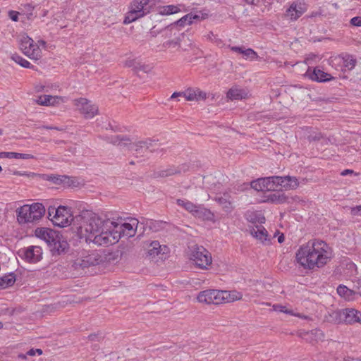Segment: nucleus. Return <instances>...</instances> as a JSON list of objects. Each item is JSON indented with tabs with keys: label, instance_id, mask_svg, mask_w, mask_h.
Segmentation results:
<instances>
[{
	"label": "nucleus",
	"instance_id": "obj_1",
	"mask_svg": "<svg viewBox=\"0 0 361 361\" xmlns=\"http://www.w3.org/2000/svg\"><path fill=\"white\" fill-rule=\"evenodd\" d=\"M333 257L331 247L324 241L318 239L309 240L297 250L295 259L304 269L322 268Z\"/></svg>",
	"mask_w": 361,
	"mask_h": 361
},
{
	"label": "nucleus",
	"instance_id": "obj_2",
	"mask_svg": "<svg viewBox=\"0 0 361 361\" xmlns=\"http://www.w3.org/2000/svg\"><path fill=\"white\" fill-rule=\"evenodd\" d=\"M111 142L122 149L126 147L137 157L138 155L144 156L148 150L150 152L154 151V149H151L154 146V141L151 139L132 142V140L126 135H116L111 138Z\"/></svg>",
	"mask_w": 361,
	"mask_h": 361
},
{
	"label": "nucleus",
	"instance_id": "obj_3",
	"mask_svg": "<svg viewBox=\"0 0 361 361\" xmlns=\"http://www.w3.org/2000/svg\"><path fill=\"white\" fill-rule=\"evenodd\" d=\"M82 220V223L79 226L80 232L83 234L85 233V236L88 234H95L100 232V230L104 228H107L109 224L113 225L114 221L109 219H102L97 214L90 211H85L80 215Z\"/></svg>",
	"mask_w": 361,
	"mask_h": 361
},
{
	"label": "nucleus",
	"instance_id": "obj_4",
	"mask_svg": "<svg viewBox=\"0 0 361 361\" xmlns=\"http://www.w3.org/2000/svg\"><path fill=\"white\" fill-rule=\"evenodd\" d=\"M17 219L20 224L32 223L40 219L45 213V208L42 203L25 204L17 211Z\"/></svg>",
	"mask_w": 361,
	"mask_h": 361
},
{
	"label": "nucleus",
	"instance_id": "obj_5",
	"mask_svg": "<svg viewBox=\"0 0 361 361\" xmlns=\"http://www.w3.org/2000/svg\"><path fill=\"white\" fill-rule=\"evenodd\" d=\"M87 243H93L101 246L113 245L119 240V235L114 232L113 226L109 224L107 228L100 230V232L95 234H88L85 236Z\"/></svg>",
	"mask_w": 361,
	"mask_h": 361
},
{
	"label": "nucleus",
	"instance_id": "obj_6",
	"mask_svg": "<svg viewBox=\"0 0 361 361\" xmlns=\"http://www.w3.org/2000/svg\"><path fill=\"white\" fill-rule=\"evenodd\" d=\"M149 0H134L131 4L130 10L124 18L123 23L129 24L143 17L149 12L147 7Z\"/></svg>",
	"mask_w": 361,
	"mask_h": 361
},
{
	"label": "nucleus",
	"instance_id": "obj_7",
	"mask_svg": "<svg viewBox=\"0 0 361 361\" xmlns=\"http://www.w3.org/2000/svg\"><path fill=\"white\" fill-rule=\"evenodd\" d=\"M191 259L201 269H207L212 261L211 254L202 246H195L194 247L191 254Z\"/></svg>",
	"mask_w": 361,
	"mask_h": 361
},
{
	"label": "nucleus",
	"instance_id": "obj_8",
	"mask_svg": "<svg viewBox=\"0 0 361 361\" xmlns=\"http://www.w3.org/2000/svg\"><path fill=\"white\" fill-rule=\"evenodd\" d=\"M20 49L25 55L33 60H38L42 56V51L38 44H35L32 39L28 36L21 39Z\"/></svg>",
	"mask_w": 361,
	"mask_h": 361
},
{
	"label": "nucleus",
	"instance_id": "obj_9",
	"mask_svg": "<svg viewBox=\"0 0 361 361\" xmlns=\"http://www.w3.org/2000/svg\"><path fill=\"white\" fill-rule=\"evenodd\" d=\"M54 225L59 227H66L73 221L71 209L65 206H59L55 211V214L51 219Z\"/></svg>",
	"mask_w": 361,
	"mask_h": 361
},
{
	"label": "nucleus",
	"instance_id": "obj_10",
	"mask_svg": "<svg viewBox=\"0 0 361 361\" xmlns=\"http://www.w3.org/2000/svg\"><path fill=\"white\" fill-rule=\"evenodd\" d=\"M73 103L78 111L84 115L85 118H92L98 114V107L85 98L81 97L75 99Z\"/></svg>",
	"mask_w": 361,
	"mask_h": 361
},
{
	"label": "nucleus",
	"instance_id": "obj_11",
	"mask_svg": "<svg viewBox=\"0 0 361 361\" xmlns=\"http://www.w3.org/2000/svg\"><path fill=\"white\" fill-rule=\"evenodd\" d=\"M19 256L29 263H37L42 259V249L39 246H29L18 251Z\"/></svg>",
	"mask_w": 361,
	"mask_h": 361
},
{
	"label": "nucleus",
	"instance_id": "obj_12",
	"mask_svg": "<svg viewBox=\"0 0 361 361\" xmlns=\"http://www.w3.org/2000/svg\"><path fill=\"white\" fill-rule=\"evenodd\" d=\"M197 300L200 302L206 304L219 305L223 303L221 290L209 289L201 291L197 295Z\"/></svg>",
	"mask_w": 361,
	"mask_h": 361
},
{
	"label": "nucleus",
	"instance_id": "obj_13",
	"mask_svg": "<svg viewBox=\"0 0 361 361\" xmlns=\"http://www.w3.org/2000/svg\"><path fill=\"white\" fill-rule=\"evenodd\" d=\"M135 225H137L136 219L131 220V223L118 224L114 221L112 226L114 232H116L120 239L122 236H126L128 238L133 237L136 231V229L134 228Z\"/></svg>",
	"mask_w": 361,
	"mask_h": 361
},
{
	"label": "nucleus",
	"instance_id": "obj_14",
	"mask_svg": "<svg viewBox=\"0 0 361 361\" xmlns=\"http://www.w3.org/2000/svg\"><path fill=\"white\" fill-rule=\"evenodd\" d=\"M104 262L103 257L97 252H92L85 256L78 259L75 265L80 267L82 269L87 268L92 266H96Z\"/></svg>",
	"mask_w": 361,
	"mask_h": 361
},
{
	"label": "nucleus",
	"instance_id": "obj_15",
	"mask_svg": "<svg viewBox=\"0 0 361 361\" xmlns=\"http://www.w3.org/2000/svg\"><path fill=\"white\" fill-rule=\"evenodd\" d=\"M307 11V6L302 1H293L286 9L285 16L291 20H298Z\"/></svg>",
	"mask_w": 361,
	"mask_h": 361
},
{
	"label": "nucleus",
	"instance_id": "obj_16",
	"mask_svg": "<svg viewBox=\"0 0 361 361\" xmlns=\"http://www.w3.org/2000/svg\"><path fill=\"white\" fill-rule=\"evenodd\" d=\"M53 255H60L65 253L69 246L67 241L64 240L61 235L57 234L56 238L49 245Z\"/></svg>",
	"mask_w": 361,
	"mask_h": 361
},
{
	"label": "nucleus",
	"instance_id": "obj_17",
	"mask_svg": "<svg viewBox=\"0 0 361 361\" xmlns=\"http://www.w3.org/2000/svg\"><path fill=\"white\" fill-rule=\"evenodd\" d=\"M343 323L345 324H353L359 323L361 324V312L354 308L343 309Z\"/></svg>",
	"mask_w": 361,
	"mask_h": 361
},
{
	"label": "nucleus",
	"instance_id": "obj_18",
	"mask_svg": "<svg viewBox=\"0 0 361 361\" xmlns=\"http://www.w3.org/2000/svg\"><path fill=\"white\" fill-rule=\"evenodd\" d=\"M306 75L312 80L317 82H327L333 79L330 74L324 72L318 68H314L312 70L309 68L306 72Z\"/></svg>",
	"mask_w": 361,
	"mask_h": 361
},
{
	"label": "nucleus",
	"instance_id": "obj_19",
	"mask_svg": "<svg viewBox=\"0 0 361 361\" xmlns=\"http://www.w3.org/2000/svg\"><path fill=\"white\" fill-rule=\"evenodd\" d=\"M200 18V17L199 15L194 14L192 13H190L184 16L183 17H182L181 18H180L179 20L176 21L175 23H171V25H168L166 27V29L172 30L178 27H183L186 25H191L194 20H199Z\"/></svg>",
	"mask_w": 361,
	"mask_h": 361
},
{
	"label": "nucleus",
	"instance_id": "obj_20",
	"mask_svg": "<svg viewBox=\"0 0 361 361\" xmlns=\"http://www.w3.org/2000/svg\"><path fill=\"white\" fill-rule=\"evenodd\" d=\"M215 201L217 202L222 207L223 210L226 213H231L234 207L231 200V197L228 192H225L223 195L219 194L214 198Z\"/></svg>",
	"mask_w": 361,
	"mask_h": 361
},
{
	"label": "nucleus",
	"instance_id": "obj_21",
	"mask_svg": "<svg viewBox=\"0 0 361 361\" xmlns=\"http://www.w3.org/2000/svg\"><path fill=\"white\" fill-rule=\"evenodd\" d=\"M57 234L56 231L46 228H37L35 230L36 236L45 240L48 245L53 242Z\"/></svg>",
	"mask_w": 361,
	"mask_h": 361
},
{
	"label": "nucleus",
	"instance_id": "obj_22",
	"mask_svg": "<svg viewBox=\"0 0 361 361\" xmlns=\"http://www.w3.org/2000/svg\"><path fill=\"white\" fill-rule=\"evenodd\" d=\"M338 294L348 301H353L356 298L355 290H351L344 285H339L337 288Z\"/></svg>",
	"mask_w": 361,
	"mask_h": 361
},
{
	"label": "nucleus",
	"instance_id": "obj_23",
	"mask_svg": "<svg viewBox=\"0 0 361 361\" xmlns=\"http://www.w3.org/2000/svg\"><path fill=\"white\" fill-rule=\"evenodd\" d=\"M250 234L262 243L269 240L267 231L262 226H257L250 230Z\"/></svg>",
	"mask_w": 361,
	"mask_h": 361
},
{
	"label": "nucleus",
	"instance_id": "obj_24",
	"mask_svg": "<svg viewBox=\"0 0 361 361\" xmlns=\"http://www.w3.org/2000/svg\"><path fill=\"white\" fill-rule=\"evenodd\" d=\"M188 166L186 165H183L182 166L178 167L171 166L169 169L159 171L157 172V176L160 177H167L174 174L180 173L181 172H185L188 171Z\"/></svg>",
	"mask_w": 361,
	"mask_h": 361
},
{
	"label": "nucleus",
	"instance_id": "obj_25",
	"mask_svg": "<svg viewBox=\"0 0 361 361\" xmlns=\"http://www.w3.org/2000/svg\"><path fill=\"white\" fill-rule=\"evenodd\" d=\"M302 337L305 340L312 342L323 340V338H324V335L322 330L315 329H312L310 331L305 333Z\"/></svg>",
	"mask_w": 361,
	"mask_h": 361
},
{
	"label": "nucleus",
	"instance_id": "obj_26",
	"mask_svg": "<svg viewBox=\"0 0 361 361\" xmlns=\"http://www.w3.org/2000/svg\"><path fill=\"white\" fill-rule=\"evenodd\" d=\"M221 293L223 297V302H231L235 300H240L243 297L242 293L236 290H221Z\"/></svg>",
	"mask_w": 361,
	"mask_h": 361
},
{
	"label": "nucleus",
	"instance_id": "obj_27",
	"mask_svg": "<svg viewBox=\"0 0 361 361\" xmlns=\"http://www.w3.org/2000/svg\"><path fill=\"white\" fill-rule=\"evenodd\" d=\"M194 216L204 220H212L214 217V214L209 209L201 206L197 207Z\"/></svg>",
	"mask_w": 361,
	"mask_h": 361
},
{
	"label": "nucleus",
	"instance_id": "obj_28",
	"mask_svg": "<svg viewBox=\"0 0 361 361\" xmlns=\"http://www.w3.org/2000/svg\"><path fill=\"white\" fill-rule=\"evenodd\" d=\"M180 5L174 6V5H167L159 6L158 8V13L162 16H167L171 14H174L180 11Z\"/></svg>",
	"mask_w": 361,
	"mask_h": 361
},
{
	"label": "nucleus",
	"instance_id": "obj_29",
	"mask_svg": "<svg viewBox=\"0 0 361 361\" xmlns=\"http://www.w3.org/2000/svg\"><path fill=\"white\" fill-rule=\"evenodd\" d=\"M283 188L285 190H294L298 186V180L295 176H283Z\"/></svg>",
	"mask_w": 361,
	"mask_h": 361
},
{
	"label": "nucleus",
	"instance_id": "obj_30",
	"mask_svg": "<svg viewBox=\"0 0 361 361\" xmlns=\"http://www.w3.org/2000/svg\"><path fill=\"white\" fill-rule=\"evenodd\" d=\"M1 158H8V159H28L33 158V156L30 154H23L18 152H0V159Z\"/></svg>",
	"mask_w": 361,
	"mask_h": 361
},
{
	"label": "nucleus",
	"instance_id": "obj_31",
	"mask_svg": "<svg viewBox=\"0 0 361 361\" xmlns=\"http://www.w3.org/2000/svg\"><path fill=\"white\" fill-rule=\"evenodd\" d=\"M15 281L16 276L13 273L0 277V289L11 286Z\"/></svg>",
	"mask_w": 361,
	"mask_h": 361
},
{
	"label": "nucleus",
	"instance_id": "obj_32",
	"mask_svg": "<svg viewBox=\"0 0 361 361\" xmlns=\"http://www.w3.org/2000/svg\"><path fill=\"white\" fill-rule=\"evenodd\" d=\"M246 93L240 89L231 88L227 92V97L231 100H238L245 98Z\"/></svg>",
	"mask_w": 361,
	"mask_h": 361
},
{
	"label": "nucleus",
	"instance_id": "obj_33",
	"mask_svg": "<svg viewBox=\"0 0 361 361\" xmlns=\"http://www.w3.org/2000/svg\"><path fill=\"white\" fill-rule=\"evenodd\" d=\"M163 250L158 241H152L147 247V254L151 257H155L161 253Z\"/></svg>",
	"mask_w": 361,
	"mask_h": 361
},
{
	"label": "nucleus",
	"instance_id": "obj_34",
	"mask_svg": "<svg viewBox=\"0 0 361 361\" xmlns=\"http://www.w3.org/2000/svg\"><path fill=\"white\" fill-rule=\"evenodd\" d=\"M176 202H177L178 205L183 207L187 211L192 213L193 215L195 214V211L198 207V206L195 205V204H193L192 202H191L188 200H185L178 199L176 200Z\"/></svg>",
	"mask_w": 361,
	"mask_h": 361
},
{
	"label": "nucleus",
	"instance_id": "obj_35",
	"mask_svg": "<svg viewBox=\"0 0 361 361\" xmlns=\"http://www.w3.org/2000/svg\"><path fill=\"white\" fill-rule=\"evenodd\" d=\"M57 97L51 95H42L38 97L36 102L38 104L43 106L54 105L56 102Z\"/></svg>",
	"mask_w": 361,
	"mask_h": 361
},
{
	"label": "nucleus",
	"instance_id": "obj_36",
	"mask_svg": "<svg viewBox=\"0 0 361 361\" xmlns=\"http://www.w3.org/2000/svg\"><path fill=\"white\" fill-rule=\"evenodd\" d=\"M11 59L14 61L18 64L20 65L22 67L24 68H32L33 66H31L30 63L27 61L26 59H23L22 56H20L18 54H13L11 56Z\"/></svg>",
	"mask_w": 361,
	"mask_h": 361
},
{
	"label": "nucleus",
	"instance_id": "obj_37",
	"mask_svg": "<svg viewBox=\"0 0 361 361\" xmlns=\"http://www.w3.org/2000/svg\"><path fill=\"white\" fill-rule=\"evenodd\" d=\"M151 70L152 67L149 65L141 63V62L137 61L133 71L136 73H139L140 72L147 73L150 72Z\"/></svg>",
	"mask_w": 361,
	"mask_h": 361
},
{
	"label": "nucleus",
	"instance_id": "obj_38",
	"mask_svg": "<svg viewBox=\"0 0 361 361\" xmlns=\"http://www.w3.org/2000/svg\"><path fill=\"white\" fill-rule=\"evenodd\" d=\"M283 176H271V185L274 187V190H279V188H283Z\"/></svg>",
	"mask_w": 361,
	"mask_h": 361
},
{
	"label": "nucleus",
	"instance_id": "obj_39",
	"mask_svg": "<svg viewBox=\"0 0 361 361\" xmlns=\"http://www.w3.org/2000/svg\"><path fill=\"white\" fill-rule=\"evenodd\" d=\"M331 317L332 318V321L334 323L340 324L343 323V309L334 311L331 314Z\"/></svg>",
	"mask_w": 361,
	"mask_h": 361
},
{
	"label": "nucleus",
	"instance_id": "obj_40",
	"mask_svg": "<svg viewBox=\"0 0 361 361\" xmlns=\"http://www.w3.org/2000/svg\"><path fill=\"white\" fill-rule=\"evenodd\" d=\"M243 57L245 59H250L251 61H254L258 58V55L256 51H255L251 48H247L245 50L243 54Z\"/></svg>",
	"mask_w": 361,
	"mask_h": 361
},
{
	"label": "nucleus",
	"instance_id": "obj_41",
	"mask_svg": "<svg viewBox=\"0 0 361 361\" xmlns=\"http://www.w3.org/2000/svg\"><path fill=\"white\" fill-rule=\"evenodd\" d=\"M261 183L262 184V188L265 190L274 191V187L271 185V176L260 178Z\"/></svg>",
	"mask_w": 361,
	"mask_h": 361
},
{
	"label": "nucleus",
	"instance_id": "obj_42",
	"mask_svg": "<svg viewBox=\"0 0 361 361\" xmlns=\"http://www.w3.org/2000/svg\"><path fill=\"white\" fill-rule=\"evenodd\" d=\"M69 177L66 176H51L48 178L49 180L53 182L55 184H59L66 182V180H68Z\"/></svg>",
	"mask_w": 361,
	"mask_h": 361
},
{
	"label": "nucleus",
	"instance_id": "obj_43",
	"mask_svg": "<svg viewBox=\"0 0 361 361\" xmlns=\"http://www.w3.org/2000/svg\"><path fill=\"white\" fill-rule=\"evenodd\" d=\"M184 97L188 101H196V94H195V90L192 88H188L185 91H184Z\"/></svg>",
	"mask_w": 361,
	"mask_h": 361
},
{
	"label": "nucleus",
	"instance_id": "obj_44",
	"mask_svg": "<svg viewBox=\"0 0 361 361\" xmlns=\"http://www.w3.org/2000/svg\"><path fill=\"white\" fill-rule=\"evenodd\" d=\"M164 224L163 221H150L149 227L152 231L157 232L163 228Z\"/></svg>",
	"mask_w": 361,
	"mask_h": 361
},
{
	"label": "nucleus",
	"instance_id": "obj_45",
	"mask_svg": "<svg viewBox=\"0 0 361 361\" xmlns=\"http://www.w3.org/2000/svg\"><path fill=\"white\" fill-rule=\"evenodd\" d=\"M307 138H308L309 141H310V142H312V141H319V140H320L322 138H323V136H322V135L321 134V133H319V132H317V131H312V132H310V134L308 135Z\"/></svg>",
	"mask_w": 361,
	"mask_h": 361
},
{
	"label": "nucleus",
	"instance_id": "obj_46",
	"mask_svg": "<svg viewBox=\"0 0 361 361\" xmlns=\"http://www.w3.org/2000/svg\"><path fill=\"white\" fill-rule=\"evenodd\" d=\"M180 44V39L178 38L173 40H169L163 44V47L169 49L170 47H175Z\"/></svg>",
	"mask_w": 361,
	"mask_h": 361
},
{
	"label": "nucleus",
	"instance_id": "obj_47",
	"mask_svg": "<svg viewBox=\"0 0 361 361\" xmlns=\"http://www.w3.org/2000/svg\"><path fill=\"white\" fill-rule=\"evenodd\" d=\"M251 185V187L257 190V191H263V190H265L264 188H262V184L261 183V181H260V178L256 180H253L250 183Z\"/></svg>",
	"mask_w": 361,
	"mask_h": 361
},
{
	"label": "nucleus",
	"instance_id": "obj_48",
	"mask_svg": "<svg viewBox=\"0 0 361 361\" xmlns=\"http://www.w3.org/2000/svg\"><path fill=\"white\" fill-rule=\"evenodd\" d=\"M207 39L214 42L217 44H219L221 42V40L219 39L212 32H209L207 35Z\"/></svg>",
	"mask_w": 361,
	"mask_h": 361
},
{
	"label": "nucleus",
	"instance_id": "obj_49",
	"mask_svg": "<svg viewBox=\"0 0 361 361\" xmlns=\"http://www.w3.org/2000/svg\"><path fill=\"white\" fill-rule=\"evenodd\" d=\"M345 66L348 67L349 69H352L353 67H355L356 64V60L353 59L352 57H348L347 59L345 60Z\"/></svg>",
	"mask_w": 361,
	"mask_h": 361
},
{
	"label": "nucleus",
	"instance_id": "obj_50",
	"mask_svg": "<svg viewBox=\"0 0 361 361\" xmlns=\"http://www.w3.org/2000/svg\"><path fill=\"white\" fill-rule=\"evenodd\" d=\"M228 47L232 51L238 53L243 56L245 50L246 49L244 47L228 46Z\"/></svg>",
	"mask_w": 361,
	"mask_h": 361
},
{
	"label": "nucleus",
	"instance_id": "obj_51",
	"mask_svg": "<svg viewBox=\"0 0 361 361\" xmlns=\"http://www.w3.org/2000/svg\"><path fill=\"white\" fill-rule=\"evenodd\" d=\"M195 94H196V97H197L196 101H198L200 99L203 100V99H205L207 97V93L200 90V89L195 90Z\"/></svg>",
	"mask_w": 361,
	"mask_h": 361
},
{
	"label": "nucleus",
	"instance_id": "obj_52",
	"mask_svg": "<svg viewBox=\"0 0 361 361\" xmlns=\"http://www.w3.org/2000/svg\"><path fill=\"white\" fill-rule=\"evenodd\" d=\"M350 24L353 26L361 27V17H360V16L353 17L350 20Z\"/></svg>",
	"mask_w": 361,
	"mask_h": 361
},
{
	"label": "nucleus",
	"instance_id": "obj_53",
	"mask_svg": "<svg viewBox=\"0 0 361 361\" xmlns=\"http://www.w3.org/2000/svg\"><path fill=\"white\" fill-rule=\"evenodd\" d=\"M137 61L135 59H128L125 62V66L132 68L134 71Z\"/></svg>",
	"mask_w": 361,
	"mask_h": 361
},
{
	"label": "nucleus",
	"instance_id": "obj_54",
	"mask_svg": "<svg viewBox=\"0 0 361 361\" xmlns=\"http://www.w3.org/2000/svg\"><path fill=\"white\" fill-rule=\"evenodd\" d=\"M350 213L353 216H361V205L352 207Z\"/></svg>",
	"mask_w": 361,
	"mask_h": 361
},
{
	"label": "nucleus",
	"instance_id": "obj_55",
	"mask_svg": "<svg viewBox=\"0 0 361 361\" xmlns=\"http://www.w3.org/2000/svg\"><path fill=\"white\" fill-rule=\"evenodd\" d=\"M18 15H19V13L17 11H10L8 13L9 18L13 21H15V22L18 20Z\"/></svg>",
	"mask_w": 361,
	"mask_h": 361
},
{
	"label": "nucleus",
	"instance_id": "obj_56",
	"mask_svg": "<svg viewBox=\"0 0 361 361\" xmlns=\"http://www.w3.org/2000/svg\"><path fill=\"white\" fill-rule=\"evenodd\" d=\"M25 10L29 12V13L27 14L28 16H27V18H30V16H32V11L34 9V6H32L31 4H27L24 6Z\"/></svg>",
	"mask_w": 361,
	"mask_h": 361
},
{
	"label": "nucleus",
	"instance_id": "obj_57",
	"mask_svg": "<svg viewBox=\"0 0 361 361\" xmlns=\"http://www.w3.org/2000/svg\"><path fill=\"white\" fill-rule=\"evenodd\" d=\"M354 290H355L356 295H358L361 296V280L357 281Z\"/></svg>",
	"mask_w": 361,
	"mask_h": 361
},
{
	"label": "nucleus",
	"instance_id": "obj_58",
	"mask_svg": "<svg viewBox=\"0 0 361 361\" xmlns=\"http://www.w3.org/2000/svg\"><path fill=\"white\" fill-rule=\"evenodd\" d=\"M55 211H56V208L53 207H49L48 208V215L49 217H53V216L55 214Z\"/></svg>",
	"mask_w": 361,
	"mask_h": 361
},
{
	"label": "nucleus",
	"instance_id": "obj_59",
	"mask_svg": "<svg viewBox=\"0 0 361 361\" xmlns=\"http://www.w3.org/2000/svg\"><path fill=\"white\" fill-rule=\"evenodd\" d=\"M343 361H361V358L348 356L344 358Z\"/></svg>",
	"mask_w": 361,
	"mask_h": 361
},
{
	"label": "nucleus",
	"instance_id": "obj_60",
	"mask_svg": "<svg viewBox=\"0 0 361 361\" xmlns=\"http://www.w3.org/2000/svg\"><path fill=\"white\" fill-rule=\"evenodd\" d=\"M279 311L281 312L288 313L290 314H293L292 311L286 310V307L285 306H280L279 307Z\"/></svg>",
	"mask_w": 361,
	"mask_h": 361
},
{
	"label": "nucleus",
	"instance_id": "obj_61",
	"mask_svg": "<svg viewBox=\"0 0 361 361\" xmlns=\"http://www.w3.org/2000/svg\"><path fill=\"white\" fill-rule=\"evenodd\" d=\"M245 2L250 5H257L259 0H244Z\"/></svg>",
	"mask_w": 361,
	"mask_h": 361
},
{
	"label": "nucleus",
	"instance_id": "obj_62",
	"mask_svg": "<svg viewBox=\"0 0 361 361\" xmlns=\"http://www.w3.org/2000/svg\"><path fill=\"white\" fill-rule=\"evenodd\" d=\"M353 173V170L345 169V170H343V171L341 173V176H346V175H348V174Z\"/></svg>",
	"mask_w": 361,
	"mask_h": 361
},
{
	"label": "nucleus",
	"instance_id": "obj_63",
	"mask_svg": "<svg viewBox=\"0 0 361 361\" xmlns=\"http://www.w3.org/2000/svg\"><path fill=\"white\" fill-rule=\"evenodd\" d=\"M27 356H35L36 355L35 349L32 348L29 350L28 351H27Z\"/></svg>",
	"mask_w": 361,
	"mask_h": 361
},
{
	"label": "nucleus",
	"instance_id": "obj_64",
	"mask_svg": "<svg viewBox=\"0 0 361 361\" xmlns=\"http://www.w3.org/2000/svg\"><path fill=\"white\" fill-rule=\"evenodd\" d=\"M27 357V353L25 354L20 353L18 355V358L21 359V360H26Z\"/></svg>",
	"mask_w": 361,
	"mask_h": 361
}]
</instances>
